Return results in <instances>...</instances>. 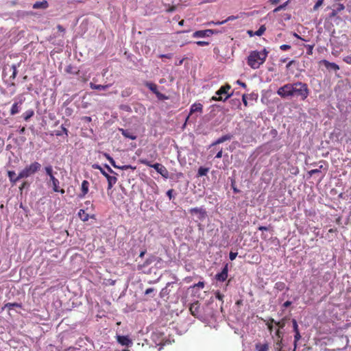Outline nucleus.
I'll return each mask as SVG.
<instances>
[{
    "label": "nucleus",
    "mask_w": 351,
    "mask_h": 351,
    "mask_svg": "<svg viewBox=\"0 0 351 351\" xmlns=\"http://www.w3.org/2000/svg\"><path fill=\"white\" fill-rule=\"evenodd\" d=\"M277 94L282 98L296 97H300L301 100H305L309 95V89L306 83L297 82L286 84L280 87Z\"/></svg>",
    "instance_id": "1"
},
{
    "label": "nucleus",
    "mask_w": 351,
    "mask_h": 351,
    "mask_svg": "<svg viewBox=\"0 0 351 351\" xmlns=\"http://www.w3.org/2000/svg\"><path fill=\"white\" fill-rule=\"evenodd\" d=\"M268 51L264 49L262 51H252L247 58V63L253 69H258L266 60Z\"/></svg>",
    "instance_id": "2"
},
{
    "label": "nucleus",
    "mask_w": 351,
    "mask_h": 351,
    "mask_svg": "<svg viewBox=\"0 0 351 351\" xmlns=\"http://www.w3.org/2000/svg\"><path fill=\"white\" fill-rule=\"evenodd\" d=\"M41 168V165L38 162H33L29 165L26 166L19 173V178H27L38 171Z\"/></svg>",
    "instance_id": "3"
},
{
    "label": "nucleus",
    "mask_w": 351,
    "mask_h": 351,
    "mask_svg": "<svg viewBox=\"0 0 351 351\" xmlns=\"http://www.w3.org/2000/svg\"><path fill=\"white\" fill-rule=\"evenodd\" d=\"M231 86L228 84H225L220 87V88L216 92V95L213 96L211 98L212 101H226L232 94H229L228 91L230 90Z\"/></svg>",
    "instance_id": "4"
},
{
    "label": "nucleus",
    "mask_w": 351,
    "mask_h": 351,
    "mask_svg": "<svg viewBox=\"0 0 351 351\" xmlns=\"http://www.w3.org/2000/svg\"><path fill=\"white\" fill-rule=\"evenodd\" d=\"M140 162L143 165L154 168L164 178L167 179L169 178V171L162 165L160 163L152 164L151 162L147 159H141Z\"/></svg>",
    "instance_id": "5"
},
{
    "label": "nucleus",
    "mask_w": 351,
    "mask_h": 351,
    "mask_svg": "<svg viewBox=\"0 0 351 351\" xmlns=\"http://www.w3.org/2000/svg\"><path fill=\"white\" fill-rule=\"evenodd\" d=\"M217 32L216 30L210 29H204V30H198V31H195L193 34V38L209 37V36H212L213 34H217Z\"/></svg>",
    "instance_id": "6"
},
{
    "label": "nucleus",
    "mask_w": 351,
    "mask_h": 351,
    "mask_svg": "<svg viewBox=\"0 0 351 351\" xmlns=\"http://www.w3.org/2000/svg\"><path fill=\"white\" fill-rule=\"evenodd\" d=\"M101 174L106 177L108 180V191L110 190L113 185L117 182V178L114 176L109 175L105 170L101 171Z\"/></svg>",
    "instance_id": "7"
},
{
    "label": "nucleus",
    "mask_w": 351,
    "mask_h": 351,
    "mask_svg": "<svg viewBox=\"0 0 351 351\" xmlns=\"http://www.w3.org/2000/svg\"><path fill=\"white\" fill-rule=\"evenodd\" d=\"M191 215H198V219L200 220L204 219L206 216V212L203 208H192L189 210Z\"/></svg>",
    "instance_id": "8"
},
{
    "label": "nucleus",
    "mask_w": 351,
    "mask_h": 351,
    "mask_svg": "<svg viewBox=\"0 0 351 351\" xmlns=\"http://www.w3.org/2000/svg\"><path fill=\"white\" fill-rule=\"evenodd\" d=\"M228 265H226L222 271L216 274L215 278L217 281L223 282L228 278Z\"/></svg>",
    "instance_id": "9"
},
{
    "label": "nucleus",
    "mask_w": 351,
    "mask_h": 351,
    "mask_svg": "<svg viewBox=\"0 0 351 351\" xmlns=\"http://www.w3.org/2000/svg\"><path fill=\"white\" fill-rule=\"evenodd\" d=\"M117 339L119 343L122 346H130L132 344V340L128 336L118 335Z\"/></svg>",
    "instance_id": "10"
},
{
    "label": "nucleus",
    "mask_w": 351,
    "mask_h": 351,
    "mask_svg": "<svg viewBox=\"0 0 351 351\" xmlns=\"http://www.w3.org/2000/svg\"><path fill=\"white\" fill-rule=\"evenodd\" d=\"M50 180L52 182L53 191L59 192L61 194H64L65 193V191L63 189H60V187H59L60 182L56 178H55V176L53 178H51Z\"/></svg>",
    "instance_id": "11"
},
{
    "label": "nucleus",
    "mask_w": 351,
    "mask_h": 351,
    "mask_svg": "<svg viewBox=\"0 0 351 351\" xmlns=\"http://www.w3.org/2000/svg\"><path fill=\"white\" fill-rule=\"evenodd\" d=\"M89 189V182L87 180H83L81 186V193L79 195V197L82 198L84 197L88 192Z\"/></svg>",
    "instance_id": "12"
},
{
    "label": "nucleus",
    "mask_w": 351,
    "mask_h": 351,
    "mask_svg": "<svg viewBox=\"0 0 351 351\" xmlns=\"http://www.w3.org/2000/svg\"><path fill=\"white\" fill-rule=\"evenodd\" d=\"M232 134H228L223 135V136H221L220 138H217L215 142H213L210 146L213 147V146H215L217 145L223 143V142H225L226 141H229V140L232 139Z\"/></svg>",
    "instance_id": "13"
},
{
    "label": "nucleus",
    "mask_w": 351,
    "mask_h": 351,
    "mask_svg": "<svg viewBox=\"0 0 351 351\" xmlns=\"http://www.w3.org/2000/svg\"><path fill=\"white\" fill-rule=\"evenodd\" d=\"M203 111V106L200 103H195L191 105L190 108V114H192L194 112H200L202 113Z\"/></svg>",
    "instance_id": "14"
},
{
    "label": "nucleus",
    "mask_w": 351,
    "mask_h": 351,
    "mask_svg": "<svg viewBox=\"0 0 351 351\" xmlns=\"http://www.w3.org/2000/svg\"><path fill=\"white\" fill-rule=\"evenodd\" d=\"M8 176L9 178L10 181L14 184H16L19 180L23 178H19V174L16 176V173L14 171H8Z\"/></svg>",
    "instance_id": "15"
},
{
    "label": "nucleus",
    "mask_w": 351,
    "mask_h": 351,
    "mask_svg": "<svg viewBox=\"0 0 351 351\" xmlns=\"http://www.w3.org/2000/svg\"><path fill=\"white\" fill-rule=\"evenodd\" d=\"M288 319H289L288 317H285L281 320L278 321V322L275 321L274 319H273V318H270L269 321L271 323L275 324L279 328L282 329L285 326L286 322Z\"/></svg>",
    "instance_id": "16"
},
{
    "label": "nucleus",
    "mask_w": 351,
    "mask_h": 351,
    "mask_svg": "<svg viewBox=\"0 0 351 351\" xmlns=\"http://www.w3.org/2000/svg\"><path fill=\"white\" fill-rule=\"evenodd\" d=\"M189 310L193 316H197L199 313V302H194L191 304Z\"/></svg>",
    "instance_id": "17"
},
{
    "label": "nucleus",
    "mask_w": 351,
    "mask_h": 351,
    "mask_svg": "<svg viewBox=\"0 0 351 351\" xmlns=\"http://www.w3.org/2000/svg\"><path fill=\"white\" fill-rule=\"evenodd\" d=\"M49 7V3L47 1H36L33 4L34 9H47Z\"/></svg>",
    "instance_id": "18"
},
{
    "label": "nucleus",
    "mask_w": 351,
    "mask_h": 351,
    "mask_svg": "<svg viewBox=\"0 0 351 351\" xmlns=\"http://www.w3.org/2000/svg\"><path fill=\"white\" fill-rule=\"evenodd\" d=\"M269 346L267 342L261 343H256L255 344V350L256 351H269Z\"/></svg>",
    "instance_id": "19"
},
{
    "label": "nucleus",
    "mask_w": 351,
    "mask_h": 351,
    "mask_svg": "<svg viewBox=\"0 0 351 351\" xmlns=\"http://www.w3.org/2000/svg\"><path fill=\"white\" fill-rule=\"evenodd\" d=\"M322 62L327 69H331L334 71H337L339 69V66L334 62H330L326 60H324Z\"/></svg>",
    "instance_id": "20"
},
{
    "label": "nucleus",
    "mask_w": 351,
    "mask_h": 351,
    "mask_svg": "<svg viewBox=\"0 0 351 351\" xmlns=\"http://www.w3.org/2000/svg\"><path fill=\"white\" fill-rule=\"evenodd\" d=\"M110 86V84H106V85H100V84H95L93 82L90 83V87L93 90H106Z\"/></svg>",
    "instance_id": "21"
},
{
    "label": "nucleus",
    "mask_w": 351,
    "mask_h": 351,
    "mask_svg": "<svg viewBox=\"0 0 351 351\" xmlns=\"http://www.w3.org/2000/svg\"><path fill=\"white\" fill-rule=\"evenodd\" d=\"M120 131H121L122 135L123 136H125V138H130L132 140H135L136 138V136L128 130L120 129Z\"/></svg>",
    "instance_id": "22"
},
{
    "label": "nucleus",
    "mask_w": 351,
    "mask_h": 351,
    "mask_svg": "<svg viewBox=\"0 0 351 351\" xmlns=\"http://www.w3.org/2000/svg\"><path fill=\"white\" fill-rule=\"evenodd\" d=\"M78 215L80 219L83 221H87L90 218V215L84 209H80L79 210Z\"/></svg>",
    "instance_id": "23"
},
{
    "label": "nucleus",
    "mask_w": 351,
    "mask_h": 351,
    "mask_svg": "<svg viewBox=\"0 0 351 351\" xmlns=\"http://www.w3.org/2000/svg\"><path fill=\"white\" fill-rule=\"evenodd\" d=\"M145 86L154 94H156L158 91V86L154 83L147 82L145 83Z\"/></svg>",
    "instance_id": "24"
},
{
    "label": "nucleus",
    "mask_w": 351,
    "mask_h": 351,
    "mask_svg": "<svg viewBox=\"0 0 351 351\" xmlns=\"http://www.w3.org/2000/svg\"><path fill=\"white\" fill-rule=\"evenodd\" d=\"M14 307L21 308L22 305H21V304H19V303H17V302H13V303L8 302V303H7V304H5L4 305V306L3 307V309L7 308H8V310H11Z\"/></svg>",
    "instance_id": "25"
},
{
    "label": "nucleus",
    "mask_w": 351,
    "mask_h": 351,
    "mask_svg": "<svg viewBox=\"0 0 351 351\" xmlns=\"http://www.w3.org/2000/svg\"><path fill=\"white\" fill-rule=\"evenodd\" d=\"M34 114V112L33 110H27L23 114V118L25 121H28L31 117H32Z\"/></svg>",
    "instance_id": "26"
},
{
    "label": "nucleus",
    "mask_w": 351,
    "mask_h": 351,
    "mask_svg": "<svg viewBox=\"0 0 351 351\" xmlns=\"http://www.w3.org/2000/svg\"><path fill=\"white\" fill-rule=\"evenodd\" d=\"M209 171V169L207 167H200L198 169L197 176L201 177L206 176Z\"/></svg>",
    "instance_id": "27"
},
{
    "label": "nucleus",
    "mask_w": 351,
    "mask_h": 351,
    "mask_svg": "<svg viewBox=\"0 0 351 351\" xmlns=\"http://www.w3.org/2000/svg\"><path fill=\"white\" fill-rule=\"evenodd\" d=\"M291 1V0H287L286 2H285L284 3L278 5V7H276L274 10V12H278L282 10H285L286 8V7L287 6V5L289 3V2Z\"/></svg>",
    "instance_id": "28"
},
{
    "label": "nucleus",
    "mask_w": 351,
    "mask_h": 351,
    "mask_svg": "<svg viewBox=\"0 0 351 351\" xmlns=\"http://www.w3.org/2000/svg\"><path fill=\"white\" fill-rule=\"evenodd\" d=\"M19 112V107L18 103H14L10 110V114L14 115Z\"/></svg>",
    "instance_id": "29"
},
{
    "label": "nucleus",
    "mask_w": 351,
    "mask_h": 351,
    "mask_svg": "<svg viewBox=\"0 0 351 351\" xmlns=\"http://www.w3.org/2000/svg\"><path fill=\"white\" fill-rule=\"evenodd\" d=\"M283 347L282 339H276L274 345V348L276 350H282Z\"/></svg>",
    "instance_id": "30"
},
{
    "label": "nucleus",
    "mask_w": 351,
    "mask_h": 351,
    "mask_svg": "<svg viewBox=\"0 0 351 351\" xmlns=\"http://www.w3.org/2000/svg\"><path fill=\"white\" fill-rule=\"evenodd\" d=\"M333 7L335 8V11L338 12L339 13L345 9L344 5L340 3L334 4Z\"/></svg>",
    "instance_id": "31"
},
{
    "label": "nucleus",
    "mask_w": 351,
    "mask_h": 351,
    "mask_svg": "<svg viewBox=\"0 0 351 351\" xmlns=\"http://www.w3.org/2000/svg\"><path fill=\"white\" fill-rule=\"evenodd\" d=\"M45 170L50 178L54 177L53 173V168L51 165L45 167Z\"/></svg>",
    "instance_id": "32"
},
{
    "label": "nucleus",
    "mask_w": 351,
    "mask_h": 351,
    "mask_svg": "<svg viewBox=\"0 0 351 351\" xmlns=\"http://www.w3.org/2000/svg\"><path fill=\"white\" fill-rule=\"evenodd\" d=\"M266 30V28L265 27V25H261L259 29L255 32V35L256 36H262L264 32H265Z\"/></svg>",
    "instance_id": "33"
},
{
    "label": "nucleus",
    "mask_w": 351,
    "mask_h": 351,
    "mask_svg": "<svg viewBox=\"0 0 351 351\" xmlns=\"http://www.w3.org/2000/svg\"><path fill=\"white\" fill-rule=\"evenodd\" d=\"M152 261L150 258H147L143 265H138V269H141L143 267H146L152 263Z\"/></svg>",
    "instance_id": "34"
},
{
    "label": "nucleus",
    "mask_w": 351,
    "mask_h": 351,
    "mask_svg": "<svg viewBox=\"0 0 351 351\" xmlns=\"http://www.w3.org/2000/svg\"><path fill=\"white\" fill-rule=\"evenodd\" d=\"M301 339V335H300V332H295V335H294V346H295V348H296L297 346V343L298 341Z\"/></svg>",
    "instance_id": "35"
},
{
    "label": "nucleus",
    "mask_w": 351,
    "mask_h": 351,
    "mask_svg": "<svg viewBox=\"0 0 351 351\" xmlns=\"http://www.w3.org/2000/svg\"><path fill=\"white\" fill-rule=\"evenodd\" d=\"M281 328H279L276 331V339H283V334L282 332L280 330Z\"/></svg>",
    "instance_id": "36"
},
{
    "label": "nucleus",
    "mask_w": 351,
    "mask_h": 351,
    "mask_svg": "<svg viewBox=\"0 0 351 351\" xmlns=\"http://www.w3.org/2000/svg\"><path fill=\"white\" fill-rule=\"evenodd\" d=\"M293 329L294 332H300L297 321L295 319H292Z\"/></svg>",
    "instance_id": "37"
},
{
    "label": "nucleus",
    "mask_w": 351,
    "mask_h": 351,
    "mask_svg": "<svg viewBox=\"0 0 351 351\" xmlns=\"http://www.w3.org/2000/svg\"><path fill=\"white\" fill-rule=\"evenodd\" d=\"M223 297L224 295L221 294L219 291H217L215 293V298L221 301L222 303L223 302Z\"/></svg>",
    "instance_id": "38"
},
{
    "label": "nucleus",
    "mask_w": 351,
    "mask_h": 351,
    "mask_svg": "<svg viewBox=\"0 0 351 351\" xmlns=\"http://www.w3.org/2000/svg\"><path fill=\"white\" fill-rule=\"evenodd\" d=\"M323 2L324 0H318L313 6V10H317L322 5Z\"/></svg>",
    "instance_id": "39"
},
{
    "label": "nucleus",
    "mask_w": 351,
    "mask_h": 351,
    "mask_svg": "<svg viewBox=\"0 0 351 351\" xmlns=\"http://www.w3.org/2000/svg\"><path fill=\"white\" fill-rule=\"evenodd\" d=\"M196 45H197L198 46H201V47H203V46H208L209 45V43L207 42V41H196L195 43Z\"/></svg>",
    "instance_id": "40"
},
{
    "label": "nucleus",
    "mask_w": 351,
    "mask_h": 351,
    "mask_svg": "<svg viewBox=\"0 0 351 351\" xmlns=\"http://www.w3.org/2000/svg\"><path fill=\"white\" fill-rule=\"evenodd\" d=\"M291 48V45H286V44H284V45H282L280 46V49L282 51H287V50L290 49Z\"/></svg>",
    "instance_id": "41"
},
{
    "label": "nucleus",
    "mask_w": 351,
    "mask_h": 351,
    "mask_svg": "<svg viewBox=\"0 0 351 351\" xmlns=\"http://www.w3.org/2000/svg\"><path fill=\"white\" fill-rule=\"evenodd\" d=\"M313 47H314V45H306V47H307V52H306V53L308 55H312L313 54Z\"/></svg>",
    "instance_id": "42"
},
{
    "label": "nucleus",
    "mask_w": 351,
    "mask_h": 351,
    "mask_svg": "<svg viewBox=\"0 0 351 351\" xmlns=\"http://www.w3.org/2000/svg\"><path fill=\"white\" fill-rule=\"evenodd\" d=\"M155 95L159 99H166L167 98L165 95L160 93L159 91H158Z\"/></svg>",
    "instance_id": "43"
},
{
    "label": "nucleus",
    "mask_w": 351,
    "mask_h": 351,
    "mask_svg": "<svg viewBox=\"0 0 351 351\" xmlns=\"http://www.w3.org/2000/svg\"><path fill=\"white\" fill-rule=\"evenodd\" d=\"M237 256V252H230L229 254V258L231 261L234 260L236 258Z\"/></svg>",
    "instance_id": "44"
},
{
    "label": "nucleus",
    "mask_w": 351,
    "mask_h": 351,
    "mask_svg": "<svg viewBox=\"0 0 351 351\" xmlns=\"http://www.w3.org/2000/svg\"><path fill=\"white\" fill-rule=\"evenodd\" d=\"M66 71L69 73H77V71H73V66L71 65H69L66 67Z\"/></svg>",
    "instance_id": "45"
},
{
    "label": "nucleus",
    "mask_w": 351,
    "mask_h": 351,
    "mask_svg": "<svg viewBox=\"0 0 351 351\" xmlns=\"http://www.w3.org/2000/svg\"><path fill=\"white\" fill-rule=\"evenodd\" d=\"M172 57H173L172 53L161 54L160 56V58H165L171 59V58H172Z\"/></svg>",
    "instance_id": "46"
},
{
    "label": "nucleus",
    "mask_w": 351,
    "mask_h": 351,
    "mask_svg": "<svg viewBox=\"0 0 351 351\" xmlns=\"http://www.w3.org/2000/svg\"><path fill=\"white\" fill-rule=\"evenodd\" d=\"M234 182H234V180H232V181L231 186H232V189H233V191H234L235 193H238L239 192V190L237 187H235V186H234Z\"/></svg>",
    "instance_id": "47"
},
{
    "label": "nucleus",
    "mask_w": 351,
    "mask_h": 351,
    "mask_svg": "<svg viewBox=\"0 0 351 351\" xmlns=\"http://www.w3.org/2000/svg\"><path fill=\"white\" fill-rule=\"evenodd\" d=\"M109 162H110V164L114 167V168H117V169H119V166H117L116 164H115V162L114 160V159L112 158H109Z\"/></svg>",
    "instance_id": "48"
},
{
    "label": "nucleus",
    "mask_w": 351,
    "mask_h": 351,
    "mask_svg": "<svg viewBox=\"0 0 351 351\" xmlns=\"http://www.w3.org/2000/svg\"><path fill=\"white\" fill-rule=\"evenodd\" d=\"M193 287L203 289L204 287V282H199L198 283L195 284Z\"/></svg>",
    "instance_id": "49"
},
{
    "label": "nucleus",
    "mask_w": 351,
    "mask_h": 351,
    "mask_svg": "<svg viewBox=\"0 0 351 351\" xmlns=\"http://www.w3.org/2000/svg\"><path fill=\"white\" fill-rule=\"evenodd\" d=\"M320 171V170L319 169H311L308 173L312 176L313 174H315V173H317Z\"/></svg>",
    "instance_id": "50"
},
{
    "label": "nucleus",
    "mask_w": 351,
    "mask_h": 351,
    "mask_svg": "<svg viewBox=\"0 0 351 351\" xmlns=\"http://www.w3.org/2000/svg\"><path fill=\"white\" fill-rule=\"evenodd\" d=\"M242 101H243L244 106L247 107L248 104H247V96L245 95H243L242 96Z\"/></svg>",
    "instance_id": "51"
},
{
    "label": "nucleus",
    "mask_w": 351,
    "mask_h": 351,
    "mask_svg": "<svg viewBox=\"0 0 351 351\" xmlns=\"http://www.w3.org/2000/svg\"><path fill=\"white\" fill-rule=\"evenodd\" d=\"M343 61L346 62L348 64H351V56H348L343 58Z\"/></svg>",
    "instance_id": "52"
},
{
    "label": "nucleus",
    "mask_w": 351,
    "mask_h": 351,
    "mask_svg": "<svg viewBox=\"0 0 351 351\" xmlns=\"http://www.w3.org/2000/svg\"><path fill=\"white\" fill-rule=\"evenodd\" d=\"M176 9V5H171V6H169L168 9H167V12H174Z\"/></svg>",
    "instance_id": "53"
},
{
    "label": "nucleus",
    "mask_w": 351,
    "mask_h": 351,
    "mask_svg": "<svg viewBox=\"0 0 351 351\" xmlns=\"http://www.w3.org/2000/svg\"><path fill=\"white\" fill-rule=\"evenodd\" d=\"M119 169H135V167H132V165H123L122 167H119Z\"/></svg>",
    "instance_id": "54"
},
{
    "label": "nucleus",
    "mask_w": 351,
    "mask_h": 351,
    "mask_svg": "<svg viewBox=\"0 0 351 351\" xmlns=\"http://www.w3.org/2000/svg\"><path fill=\"white\" fill-rule=\"evenodd\" d=\"M12 68L13 69V73H12V77L13 78H14L16 77V73H17L16 68L15 65H12Z\"/></svg>",
    "instance_id": "55"
},
{
    "label": "nucleus",
    "mask_w": 351,
    "mask_h": 351,
    "mask_svg": "<svg viewBox=\"0 0 351 351\" xmlns=\"http://www.w3.org/2000/svg\"><path fill=\"white\" fill-rule=\"evenodd\" d=\"M272 324H273V323H271L269 320V322L266 324H267V328H268V329H269V330L270 332H271V331H272V330H273V325H272Z\"/></svg>",
    "instance_id": "56"
},
{
    "label": "nucleus",
    "mask_w": 351,
    "mask_h": 351,
    "mask_svg": "<svg viewBox=\"0 0 351 351\" xmlns=\"http://www.w3.org/2000/svg\"><path fill=\"white\" fill-rule=\"evenodd\" d=\"M292 302L291 301H286L283 304L282 306L285 308H287L291 305Z\"/></svg>",
    "instance_id": "57"
},
{
    "label": "nucleus",
    "mask_w": 351,
    "mask_h": 351,
    "mask_svg": "<svg viewBox=\"0 0 351 351\" xmlns=\"http://www.w3.org/2000/svg\"><path fill=\"white\" fill-rule=\"evenodd\" d=\"M173 191V189H169V190H168V191H167V196L169 197V198L170 199H171L172 198V197H173V195H172Z\"/></svg>",
    "instance_id": "58"
},
{
    "label": "nucleus",
    "mask_w": 351,
    "mask_h": 351,
    "mask_svg": "<svg viewBox=\"0 0 351 351\" xmlns=\"http://www.w3.org/2000/svg\"><path fill=\"white\" fill-rule=\"evenodd\" d=\"M154 291V288H148L145 290V295H149V293H152Z\"/></svg>",
    "instance_id": "59"
},
{
    "label": "nucleus",
    "mask_w": 351,
    "mask_h": 351,
    "mask_svg": "<svg viewBox=\"0 0 351 351\" xmlns=\"http://www.w3.org/2000/svg\"><path fill=\"white\" fill-rule=\"evenodd\" d=\"M222 149H221L216 154L215 158H221L222 157Z\"/></svg>",
    "instance_id": "60"
},
{
    "label": "nucleus",
    "mask_w": 351,
    "mask_h": 351,
    "mask_svg": "<svg viewBox=\"0 0 351 351\" xmlns=\"http://www.w3.org/2000/svg\"><path fill=\"white\" fill-rule=\"evenodd\" d=\"M237 83L238 84H239L241 86H242L243 88H245L247 87V85L245 82H243L240 80H237Z\"/></svg>",
    "instance_id": "61"
},
{
    "label": "nucleus",
    "mask_w": 351,
    "mask_h": 351,
    "mask_svg": "<svg viewBox=\"0 0 351 351\" xmlns=\"http://www.w3.org/2000/svg\"><path fill=\"white\" fill-rule=\"evenodd\" d=\"M93 168L95 169H99L100 172H101V171L104 170L99 165L97 164L93 165Z\"/></svg>",
    "instance_id": "62"
},
{
    "label": "nucleus",
    "mask_w": 351,
    "mask_h": 351,
    "mask_svg": "<svg viewBox=\"0 0 351 351\" xmlns=\"http://www.w3.org/2000/svg\"><path fill=\"white\" fill-rule=\"evenodd\" d=\"M105 167L109 173L117 175V173L108 165H106Z\"/></svg>",
    "instance_id": "63"
},
{
    "label": "nucleus",
    "mask_w": 351,
    "mask_h": 351,
    "mask_svg": "<svg viewBox=\"0 0 351 351\" xmlns=\"http://www.w3.org/2000/svg\"><path fill=\"white\" fill-rule=\"evenodd\" d=\"M82 119H83L84 121H85L86 122H88V123L90 122V121H91V120H92V119H91V117H86H86H82Z\"/></svg>",
    "instance_id": "64"
}]
</instances>
